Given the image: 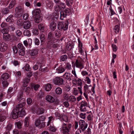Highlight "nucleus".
Returning a JSON list of instances; mask_svg holds the SVG:
<instances>
[{"label":"nucleus","instance_id":"f257e3e1","mask_svg":"<svg viewBox=\"0 0 134 134\" xmlns=\"http://www.w3.org/2000/svg\"><path fill=\"white\" fill-rule=\"evenodd\" d=\"M23 95V92L22 91H20L19 93L17 96V100L19 101V104L17 105L16 107L18 108H20L21 109V107H23L25 104V99L24 98H22Z\"/></svg>","mask_w":134,"mask_h":134},{"label":"nucleus","instance_id":"f03ea898","mask_svg":"<svg viewBox=\"0 0 134 134\" xmlns=\"http://www.w3.org/2000/svg\"><path fill=\"white\" fill-rule=\"evenodd\" d=\"M68 21L66 20L65 21L59 22L58 24V28L60 30H66L68 28Z\"/></svg>","mask_w":134,"mask_h":134},{"label":"nucleus","instance_id":"7ed1b4c3","mask_svg":"<svg viewBox=\"0 0 134 134\" xmlns=\"http://www.w3.org/2000/svg\"><path fill=\"white\" fill-rule=\"evenodd\" d=\"M72 127L71 124L67 125L65 123H63L62 127V129L63 134H69V130Z\"/></svg>","mask_w":134,"mask_h":134},{"label":"nucleus","instance_id":"20e7f679","mask_svg":"<svg viewBox=\"0 0 134 134\" xmlns=\"http://www.w3.org/2000/svg\"><path fill=\"white\" fill-rule=\"evenodd\" d=\"M15 13L17 17H20L21 16L23 13L24 12V8L22 6H17L15 9Z\"/></svg>","mask_w":134,"mask_h":134},{"label":"nucleus","instance_id":"39448f33","mask_svg":"<svg viewBox=\"0 0 134 134\" xmlns=\"http://www.w3.org/2000/svg\"><path fill=\"white\" fill-rule=\"evenodd\" d=\"M53 82L55 85L60 86L63 84L64 80L60 77H56L53 79Z\"/></svg>","mask_w":134,"mask_h":134},{"label":"nucleus","instance_id":"423d86ee","mask_svg":"<svg viewBox=\"0 0 134 134\" xmlns=\"http://www.w3.org/2000/svg\"><path fill=\"white\" fill-rule=\"evenodd\" d=\"M65 7V5L64 3L60 2V3L57 4L54 8V10L56 12H59L61 10H63Z\"/></svg>","mask_w":134,"mask_h":134},{"label":"nucleus","instance_id":"0eeeda50","mask_svg":"<svg viewBox=\"0 0 134 134\" xmlns=\"http://www.w3.org/2000/svg\"><path fill=\"white\" fill-rule=\"evenodd\" d=\"M18 108L16 107L13 109L11 113L12 118L14 119L18 118L19 116V111Z\"/></svg>","mask_w":134,"mask_h":134},{"label":"nucleus","instance_id":"6e6552de","mask_svg":"<svg viewBox=\"0 0 134 134\" xmlns=\"http://www.w3.org/2000/svg\"><path fill=\"white\" fill-rule=\"evenodd\" d=\"M57 72L58 73H61L63 72L65 70V69L63 68L62 65L57 64L54 67Z\"/></svg>","mask_w":134,"mask_h":134},{"label":"nucleus","instance_id":"1a4fd4ad","mask_svg":"<svg viewBox=\"0 0 134 134\" xmlns=\"http://www.w3.org/2000/svg\"><path fill=\"white\" fill-rule=\"evenodd\" d=\"M64 75L65 76V78L69 81L72 80L74 79V76L70 73H66Z\"/></svg>","mask_w":134,"mask_h":134},{"label":"nucleus","instance_id":"9d476101","mask_svg":"<svg viewBox=\"0 0 134 134\" xmlns=\"http://www.w3.org/2000/svg\"><path fill=\"white\" fill-rule=\"evenodd\" d=\"M19 110V116L23 117L26 114L25 109L23 107H21V109L20 108H18Z\"/></svg>","mask_w":134,"mask_h":134},{"label":"nucleus","instance_id":"9b49d317","mask_svg":"<svg viewBox=\"0 0 134 134\" xmlns=\"http://www.w3.org/2000/svg\"><path fill=\"white\" fill-rule=\"evenodd\" d=\"M75 64L76 67L79 68L80 69L84 68L83 63L80 60H76L75 62Z\"/></svg>","mask_w":134,"mask_h":134},{"label":"nucleus","instance_id":"f8f14e48","mask_svg":"<svg viewBox=\"0 0 134 134\" xmlns=\"http://www.w3.org/2000/svg\"><path fill=\"white\" fill-rule=\"evenodd\" d=\"M7 44L4 43L2 42L1 44L0 51L1 52H4L7 50Z\"/></svg>","mask_w":134,"mask_h":134},{"label":"nucleus","instance_id":"ddd939ff","mask_svg":"<svg viewBox=\"0 0 134 134\" xmlns=\"http://www.w3.org/2000/svg\"><path fill=\"white\" fill-rule=\"evenodd\" d=\"M45 99L48 102L51 103H54L55 101L54 98L51 95H47L46 96Z\"/></svg>","mask_w":134,"mask_h":134},{"label":"nucleus","instance_id":"4468645a","mask_svg":"<svg viewBox=\"0 0 134 134\" xmlns=\"http://www.w3.org/2000/svg\"><path fill=\"white\" fill-rule=\"evenodd\" d=\"M38 49H35L29 51V53L31 56H34L36 55L38 53Z\"/></svg>","mask_w":134,"mask_h":134},{"label":"nucleus","instance_id":"2eb2a0df","mask_svg":"<svg viewBox=\"0 0 134 134\" xmlns=\"http://www.w3.org/2000/svg\"><path fill=\"white\" fill-rule=\"evenodd\" d=\"M35 112V113L37 114L40 115L44 113V110L42 108H36L35 111H34V112L33 113H34Z\"/></svg>","mask_w":134,"mask_h":134},{"label":"nucleus","instance_id":"dca6fc26","mask_svg":"<svg viewBox=\"0 0 134 134\" xmlns=\"http://www.w3.org/2000/svg\"><path fill=\"white\" fill-rule=\"evenodd\" d=\"M23 26L24 29H28L30 28L31 27V24L29 21H25Z\"/></svg>","mask_w":134,"mask_h":134},{"label":"nucleus","instance_id":"f3484780","mask_svg":"<svg viewBox=\"0 0 134 134\" xmlns=\"http://www.w3.org/2000/svg\"><path fill=\"white\" fill-rule=\"evenodd\" d=\"M50 28L52 31H54L57 28V25L54 22H52L50 25Z\"/></svg>","mask_w":134,"mask_h":134},{"label":"nucleus","instance_id":"a211bd4d","mask_svg":"<svg viewBox=\"0 0 134 134\" xmlns=\"http://www.w3.org/2000/svg\"><path fill=\"white\" fill-rule=\"evenodd\" d=\"M76 100V98L75 96L71 95L69 96L67 100L71 103H72L75 102Z\"/></svg>","mask_w":134,"mask_h":134},{"label":"nucleus","instance_id":"6ab92c4d","mask_svg":"<svg viewBox=\"0 0 134 134\" xmlns=\"http://www.w3.org/2000/svg\"><path fill=\"white\" fill-rule=\"evenodd\" d=\"M9 77V76L8 74L5 73L3 74L1 78V79L3 80L7 79Z\"/></svg>","mask_w":134,"mask_h":134},{"label":"nucleus","instance_id":"aec40b11","mask_svg":"<svg viewBox=\"0 0 134 134\" xmlns=\"http://www.w3.org/2000/svg\"><path fill=\"white\" fill-rule=\"evenodd\" d=\"M13 127V124L11 123H9L5 127L6 132H9V131Z\"/></svg>","mask_w":134,"mask_h":134},{"label":"nucleus","instance_id":"412c9836","mask_svg":"<svg viewBox=\"0 0 134 134\" xmlns=\"http://www.w3.org/2000/svg\"><path fill=\"white\" fill-rule=\"evenodd\" d=\"M52 85L51 84L47 83L45 85V87L46 91H50L52 89Z\"/></svg>","mask_w":134,"mask_h":134},{"label":"nucleus","instance_id":"4be33fe9","mask_svg":"<svg viewBox=\"0 0 134 134\" xmlns=\"http://www.w3.org/2000/svg\"><path fill=\"white\" fill-rule=\"evenodd\" d=\"M10 35L9 34H6L3 35V40L5 41H8L10 39Z\"/></svg>","mask_w":134,"mask_h":134},{"label":"nucleus","instance_id":"5701e85b","mask_svg":"<svg viewBox=\"0 0 134 134\" xmlns=\"http://www.w3.org/2000/svg\"><path fill=\"white\" fill-rule=\"evenodd\" d=\"M42 20V18L39 15L36 16L35 19V21L37 23H39Z\"/></svg>","mask_w":134,"mask_h":134},{"label":"nucleus","instance_id":"b1692460","mask_svg":"<svg viewBox=\"0 0 134 134\" xmlns=\"http://www.w3.org/2000/svg\"><path fill=\"white\" fill-rule=\"evenodd\" d=\"M24 21L21 19H20L17 20V25L19 26H23Z\"/></svg>","mask_w":134,"mask_h":134},{"label":"nucleus","instance_id":"393cba45","mask_svg":"<svg viewBox=\"0 0 134 134\" xmlns=\"http://www.w3.org/2000/svg\"><path fill=\"white\" fill-rule=\"evenodd\" d=\"M40 40L41 44H43L44 43L45 40V36L43 34H42L40 36Z\"/></svg>","mask_w":134,"mask_h":134},{"label":"nucleus","instance_id":"a878e982","mask_svg":"<svg viewBox=\"0 0 134 134\" xmlns=\"http://www.w3.org/2000/svg\"><path fill=\"white\" fill-rule=\"evenodd\" d=\"M60 19L61 20H63L64 18L67 15L66 13L64 11H61L60 12Z\"/></svg>","mask_w":134,"mask_h":134},{"label":"nucleus","instance_id":"bb28decb","mask_svg":"<svg viewBox=\"0 0 134 134\" xmlns=\"http://www.w3.org/2000/svg\"><path fill=\"white\" fill-rule=\"evenodd\" d=\"M15 4V0H12L9 4L8 8L9 9H10L13 7Z\"/></svg>","mask_w":134,"mask_h":134},{"label":"nucleus","instance_id":"cd10ccee","mask_svg":"<svg viewBox=\"0 0 134 134\" xmlns=\"http://www.w3.org/2000/svg\"><path fill=\"white\" fill-rule=\"evenodd\" d=\"M41 11L39 9H36L32 12V14L33 15H38L40 13Z\"/></svg>","mask_w":134,"mask_h":134},{"label":"nucleus","instance_id":"c85d7f7f","mask_svg":"<svg viewBox=\"0 0 134 134\" xmlns=\"http://www.w3.org/2000/svg\"><path fill=\"white\" fill-rule=\"evenodd\" d=\"M55 92L57 94L60 95L62 93V90L59 87H57L55 90Z\"/></svg>","mask_w":134,"mask_h":134},{"label":"nucleus","instance_id":"c756f323","mask_svg":"<svg viewBox=\"0 0 134 134\" xmlns=\"http://www.w3.org/2000/svg\"><path fill=\"white\" fill-rule=\"evenodd\" d=\"M22 89L24 90H25V91L26 93V95H28L29 94L30 90V87H28L26 88L24 87Z\"/></svg>","mask_w":134,"mask_h":134},{"label":"nucleus","instance_id":"7c9ffc66","mask_svg":"<svg viewBox=\"0 0 134 134\" xmlns=\"http://www.w3.org/2000/svg\"><path fill=\"white\" fill-rule=\"evenodd\" d=\"M79 127H83L84 125H86V124L85 123L84 121L82 120H80L79 122Z\"/></svg>","mask_w":134,"mask_h":134},{"label":"nucleus","instance_id":"2f4dec72","mask_svg":"<svg viewBox=\"0 0 134 134\" xmlns=\"http://www.w3.org/2000/svg\"><path fill=\"white\" fill-rule=\"evenodd\" d=\"M15 125L18 129H21L22 127V124L20 122H17L15 123Z\"/></svg>","mask_w":134,"mask_h":134},{"label":"nucleus","instance_id":"473e14b6","mask_svg":"<svg viewBox=\"0 0 134 134\" xmlns=\"http://www.w3.org/2000/svg\"><path fill=\"white\" fill-rule=\"evenodd\" d=\"M9 9L8 8H6L3 9L2 11V13L4 14H7L9 13Z\"/></svg>","mask_w":134,"mask_h":134},{"label":"nucleus","instance_id":"72a5a7b5","mask_svg":"<svg viewBox=\"0 0 134 134\" xmlns=\"http://www.w3.org/2000/svg\"><path fill=\"white\" fill-rule=\"evenodd\" d=\"M18 49L20 50L25 49V48L23 44L21 43H19L18 44Z\"/></svg>","mask_w":134,"mask_h":134},{"label":"nucleus","instance_id":"f704fd0d","mask_svg":"<svg viewBox=\"0 0 134 134\" xmlns=\"http://www.w3.org/2000/svg\"><path fill=\"white\" fill-rule=\"evenodd\" d=\"M6 119V116L0 113V121L2 122Z\"/></svg>","mask_w":134,"mask_h":134},{"label":"nucleus","instance_id":"c9c22d12","mask_svg":"<svg viewBox=\"0 0 134 134\" xmlns=\"http://www.w3.org/2000/svg\"><path fill=\"white\" fill-rule=\"evenodd\" d=\"M24 34L25 36H29L31 35V34L30 31L27 30H24Z\"/></svg>","mask_w":134,"mask_h":134},{"label":"nucleus","instance_id":"e433bc0d","mask_svg":"<svg viewBox=\"0 0 134 134\" xmlns=\"http://www.w3.org/2000/svg\"><path fill=\"white\" fill-rule=\"evenodd\" d=\"M68 58L67 56L66 55H62L60 57V59L61 61H64L66 60Z\"/></svg>","mask_w":134,"mask_h":134},{"label":"nucleus","instance_id":"4c0bfd02","mask_svg":"<svg viewBox=\"0 0 134 134\" xmlns=\"http://www.w3.org/2000/svg\"><path fill=\"white\" fill-rule=\"evenodd\" d=\"M77 84L78 86H81L82 85V81L80 79H78L76 81Z\"/></svg>","mask_w":134,"mask_h":134},{"label":"nucleus","instance_id":"58836bf2","mask_svg":"<svg viewBox=\"0 0 134 134\" xmlns=\"http://www.w3.org/2000/svg\"><path fill=\"white\" fill-rule=\"evenodd\" d=\"M41 122L38 119L36 120L35 122V125L36 126L38 127L41 124Z\"/></svg>","mask_w":134,"mask_h":134},{"label":"nucleus","instance_id":"ea45409f","mask_svg":"<svg viewBox=\"0 0 134 134\" xmlns=\"http://www.w3.org/2000/svg\"><path fill=\"white\" fill-rule=\"evenodd\" d=\"M9 30L8 29H3L2 30V32L3 35L8 34Z\"/></svg>","mask_w":134,"mask_h":134},{"label":"nucleus","instance_id":"a19ab883","mask_svg":"<svg viewBox=\"0 0 134 134\" xmlns=\"http://www.w3.org/2000/svg\"><path fill=\"white\" fill-rule=\"evenodd\" d=\"M114 32L116 33L118 32L120 30V27L118 25H116L115 26Z\"/></svg>","mask_w":134,"mask_h":134},{"label":"nucleus","instance_id":"79ce46f5","mask_svg":"<svg viewBox=\"0 0 134 134\" xmlns=\"http://www.w3.org/2000/svg\"><path fill=\"white\" fill-rule=\"evenodd\" d=\"M38 28L42 31H43L44 29V25L42 24H39L38 25Z\"/></svg>","mask_w":134,"mask_h":134},{"label":"nucleus","instance_id":"37998d69","mask_svg":"<svg viewBox=\"0 0 134 134\" xmlns=\"http://www.w3.org/2000/svg\"><path fill=\"white\" fill-rule=\"evenodd\" d=\"M38 119L41 122H42L45 120L46 117L44 116H42L40 117Z\"/></svg>","mask_w":134,"mask_h":134},{"label":"nucleus","instance_id":"c03bdc74","mask_svg":"<svg viewBox=\"0 0 134 134\" xmlns=\"http://www.w3.org/2000/svg\"><path fill=\"white\" fill-rule=\"evenodd\" d=\"M25 49L20 50L19 52V55L22 56H24V55L25 53Z\"/></svg>","mask_w":134,"mask_h":134},{"label":"nucleus","instance_id":"a18cd8bd","mask_svg":"<svg viewBox=\"0 0 134 134\" xmlns=\"http://www.w3.org/2000/svg\"><path fill=\"white\" fill-rule=\"evenodd\" d=\"M87 106H80V110L81 111H85L86 110V107Z\"/></svg>","mask_w":134,"mask_h":134},{"label":"nucleus","instance_id":"49530a36","mask_svg":"<svg viewBox=\"0 0 134 134\" xmlns=\"http://www.w3.org/2000/svg\"><path fill=\"white\" fill-rule=\"evenodd\" d=\"M29 15L27 13H26L24 14L23 15V19L24 20H27L29 17Z\"/></svg>","mask_w":134,"mask_h":134},{"label":"nucleus","instance_id":"de8ad7c7","mask_svg":"<svg viewBox=\"0 0 134 134\" xmlns=\"http://www.w3.org/2000/svg\"><path fill=\"white\" fill-rule=\"evenodd\" d=\"M111 46L113 48V51L115 52L117 49V47L116 45L113 44H111Z\"/></svg>","mask_w":134,"mask_h":134},{"label":"nucleus","instance_id":"09e8293b","mask_svg":"<svg viewBox=\"0 0 134 134\" xmlns=\"http://www.w3.org/2000/svg\"><path fill=\"white\" fill-rule=\"evenodd\" d=\"M88 125L87 124H86V125H84L83 127H81L80 128V129L82 131H84L85 130V129L87 128V127Z\"/></svg>","mask_w":134,"mask_h":134},{"label":"nucleus","instance_id":"8fccbe9b","mask_svg":"<svg viewBox=\"0 0 134 134\" xmlns=\"http://www.w3.org/2000/svg\"><path fill=\"white\" fill-rule=\"evenodd\" d=\"M56 129L55 127L53 126H51L49 129V130L50 131L55 132L56 131Z\"/></svg>","mask_w":134,"mask_h":134},{"label":"nucleus","instance_id":"3c124183","mask_svg":"<svg viewBox=\"0 0 134 134\" xmlns=\"http://www.w3.org/2000/svg\"><path fill=\"white\" fill-rule=\"evenodd\" d=\"M32 32L35 35H37L39 34L38 30V29H33L32 30Z\"/></svg>","mask_w":134,"mask_h":134},{"label":"nucleus","instance_id":"603ef678","mask_svg":"<svg viewBox=\"0 0 134 134\" xmlns=\"http://www.w3.org/2000/svg\"><path fill=\"white\" fill-rule=\"evenodd\" d=\"M80 106H87V103L85 101H82L81 103Z\"/></svg>","mask_w":134,"mask_h":134},{"label":"nucleus","instance_id":"864d4df0","mask_svg":"<svg viewBox=\"0 0 134 134\" xmlns=\"http://www.w3.org/2000/svg\"><path fill=\"white\" fill-rule=\"evenodd\" d=\"M66 47L68 50H70L72 48V45L69 44H67L66 46Z\"/></svg>","mask_w":134,"mask_h":134},{"label":"nucleus","instance_id":"5fc2aeb1","mask_svg":"<svg viewBox=\"0 0 134 134\" xmlns=\"http://www.w3.org/2000/svg\"><path fill=\"white\" fill-rule=\"evenodd\" d=\"M30 65L28 64H26L25 66V69L27 71H30Z\"/></svg>","mask_w":134,"mask_h":134},{"label":"nucleus","instance_id":"6e6d98bb","mask_svg":"<svg viewBox=\"0 0 134 134\" xmlns=\"http://www.w3.org/2000/svg\"><path fill=\"white\" fill-rule=\"evenodd\" d=\"M35 42L36 45H38L40 44V41L38 39L36 38H35Z\"/></svg>","mask_w":134,"mask_h":134},{"label":"nucleus","instance_id":"4d7b16f0","mask_svg":"<svg viewBox=\"0 0 134 134\" xmlns=\"http://www.w3.org/2000/svg\"><path fill=\"white\" fill-rule=\"evenodd\" d=\"M2 84L3 86L6 87L8 86V83L7 81H4L2 82Z\"/></svg>","mask_w":134,"mask_h":134},{"label":"nucleus","instance_id":"13d9d810","mask_svg":"<svg viewBox=\"0 0 134 134\" xmlns=\"http://www.w3.org/2000/svg\"><path fill=\"white\" fill-rule=\"evenodd\" d=\"M63 97L66 100H67L69 96L68 94H66V93H63Z\"/></svg>","mask_w":134,"mask_h":134},{"label":"nucleus","instance_id":"bf43d9fd","mask_svg":"<svg viewBox=\"0 0 134 134\" xmlns=\"http://www.w3.org/2000/svg\"><path fill=\"white\" fill-rule=\"evenodd\" d=\"M13 50L14 52L15 53H16L18 52V49L16 46H14L13 48Z\"/></svg>","mask_w":134,"mask_h":134},{"label":"nucleus","instance_id":"052dcab7","mask_svg":"<svg viewBox=\"0 0 134 134\" xmlns=\"http://www.w3.org/2000/svg\"><path fill=\"white\" fill-rule=\"evenodd\" d=\"M80 117L83 119H85L86 118V114L85 113H81L80 114Z\"/></svg>","mask_w":134,"mask_h":134},{"label":"nucleus","instance_id":"680f3d73","mask_svg":"<svg viewBox=\"0 0 134 134\" xmlns=\"http://www.w3.org/2000/svg\"><path fill=\"white\" fill-rule=\"evenodd\" d=\"M32 102V99L30 98H28L27 99V103L30 104Z\"/></svg>","mask_w":134,"mask_h":134},{"label":"nucleus","instance_id":"e2e57ef3","mask_svg":"<svg viewBox=\"0 0 134 134\" xmlns=\"http://www.w3.org/2000/svg\"><path fill=\"white\" fill-rule=\"evenodd\" d=\"M71 65L69 63H67L66 64V68L67 69H71Z\"/></svg>","mask_w":134,"mask_h":134},{"label":"nucleus","instance_id":"0e129e2a","mask_svg":"<svg viewBox=\"0 0 134 134\" xmlns=\"http://www.w3.org/2000/svg\"><path fill=\"white\" fill-rule=\"evenodd\" d=\"M13 88L12 87H9L7 92L8 94H9L12 92L13 91Z\"/></svg>","mask_w":134,"mask_h":134},{"label":"nucleus","instance_id":"69168bd1","mask_svg":"<svg viewBox=\"0 0 134 134\" xmlns=\"http://www.w3.org/2000/svg\"><path fill=\"white\" fill-rule=\"evenodd\" d=\"M16 34L18 36H20L21 35L22 32L20 30H18L16 32Z\"/></svg>","mask_w":134,"mask_h":134},{"label":"nucleus","instance_id":"338daca9","mask_svg":"<svg viewBox=\"0 0 134 134\" xmlns=\"http://www.w3.org/2000/svg\"><path fill=\"white\" fill-rule=\"evenodd\" d=\"M64 88L65 90L68 92L70 90L71 88L69 86H65Z\"/></svg>","mask_w":134,"mask_h":134},{"label":"nucleus","instance_id":"774afa93","mask_svg":"<svg viewBox=\"0 0 134 134\" xmlns=\"http://www.w3.org/2000/svg\"><path fill=\"white\" fill-rule=\"evenodd\" d=\"M64 106L66 108L68 107L69 105V104L68 102L65 101L64 103Z\"/></svg>","mask_w":134,"mask_h":134}]
</instances>
